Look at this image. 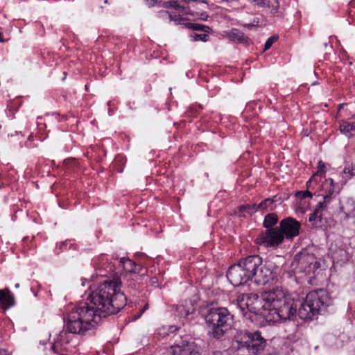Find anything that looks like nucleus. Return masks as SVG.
I'll return each instance as SVG.
<instances>
[{"mask_svg": "<svg viewBox=\"0 0 355 355\" xmlns=\"http://www.w3.org/2000/svg\"><path fill=\"white\" fill-rule=\"evenodd\" d=\"M237 306L243 316L253 321L260 315L268 322H277L291 320L295 315L297 305L286 289L276 287L265 291L259 298L257 294L239 296Z\"/></svg>", "mask_w": 355, "mask_h": 355, "instance_id": "obj_1", "label": "nucleus"}, {"mask_svg": "<svg viewBox=\"0 0 355 355\" xmlns=\"http://www.w3.org/2000/svg\"><path fill=\"white\" fill-rule=\"evenodd\" d=\"M118 279L105 280L87 297V304L101 320L102 318L117 313L126 304V297L121 291Z\"/></svg>", "mask_w": 355, "mask_h": 355, "instance_id": "obj_2", "label": "nucleus"}, {"mask_svg": "<svg viewBox=\"0 0 355 355\" xmlns=\"http://www.w3.org/2000/svg\"><path fill=\"white\" fill-rule=\"evenodd\" d=\"M100 322L90 306L84 302L75 306L68 314L66 328L74 334H84Z\"/></svg>", "mask_w": 355, "mask_h": 355, "instance_id": "obj_3", "label": "nucleus"}, {"mask_svg": "<svg viewBox=\"0 0 355 355\" xmlns=\"http://www.w3.org/2000/svg\"><path fill=\"white\" fill-rule=\"evenodd\" d=\"M205 323L209 334L214 338H220L234 325V315L224 307L210 309L205 315Z\"/></svg>", "mask_w": 355, "mask_h": 355, "instance_id": "obj_4", "label": "nucleus"}, {"mask_svg": "<svg viewBox=\"0 0 355 355\" xmlns=\"http://www.w3.org/2000/svg\"><path fill=\"white\" fill-rule=\"evenodd\" d=\"M237 355H257L266 346V340L259 331H237L234 336Z\"/></svg>", "mask_w": 355, "mask_h": 355, "instance_id": "obj_5", "label": "nucleus"}, {"mask_svg": "<svg viewBox=\"0 0 355 355\" xmlns=\"http://www.w3.org/2000/svg\"><path fill=\"white\" fill-rule=\"evenodd\" d=\"M306 297L307 303L311 304L312 311H314L316 314L321 313L332 304L329 293L323 289L311 291Z\"/></svg>", "mask_w": 355, "mask_h": 355, "instance_id": "obj_6", "label": "nucleus"}, {"mask_svg": "<svg viewBox=\"0 0 355 355\" xmlns=\"http://www.w3.org/2000/svg\"><path fill=\"white\" fill-rule=\"evenodd\" d=\"M284 236L278 227L262 232L257 239V243L265 248L276 247L283 243Z\"/></svg>", "mask_w": 355, "mask_h": 355, "instance_id": "obj_7", "label": "nucleus"}, {"mask_svg": "<svg viewBox=\"0 0 355 355\" xmlns=\"http://www.w3.org/2000/svg\"><path fill=\"white\" fill-rule=\"evenodd\" d=\"M278 270L279 268L272 263L261 264L257 268L254 281L258 284H268L277 277Z\"/></svg>", "mask_w": 355, "mask_h": 355, "instance_id": "obj_8", "label": "nucleus"}, {"mask_svg": "<svg viewBox=\"0 0 355 355\" xmlns=\"http://www.w3.org/2000/svg\"><path fill=\"white\" fill-rule=\"evenodd\" d=\"M227 277L234 286H239L250 281L239 261L230 267Z\"/></svg>", "mask_w": 355, "mask_h": 355, "instance_id": "obj_9", "label": "nucleus"}, {"mask_svg": "<svg viewBox=\"0 0 355 355\" xmlns=\"http://www.w3.org/2000/svg\"><path fill=\"white\" fill-rule=\"evenodd\" d=\"M239 262L250 280L252 281L254 279L257 268L261 266L263 261L259 255H252L242 259Z\"/></svg>", "mask_w": 355, "mask_h": 355, "instance_id": "obj_10", "label": "nucleus"}, {"mask_svg": "<svg viewBox=\"0 0 355 355\" xmlns=\"http://www.w3.org/2000/svg\"><path fill=\"white\" fill-rule=\"evenodd\" d=\"M300 226V223L295 218L288 217L280 222L279 229L284 237L288 239H292L298 236Z\"/></svg>", "mask_w": 355, "mask_h": 355, "instance_id": "obj_11", "label": "nucleus"}, {"mask_svg": "<svg viewBox=\"0 0 355 355\" xmlns=\"http://www.w3.org/2000/svg\"><path fill=\"white\" fill-rule=\"evenodd\" d=\"M195 308L191 302L185 301L176 307L175 316L182 324L189 322L194 318Z\"/></svg>", "mask_w": 355, "mask_h": 355, "instance_id": "obj_12", "label": "nucleus"}, {"mask_svg": "<svg viewBox=\"0 0 355 355\" xmlns=\"http://www.w3.org/2000/svg\"><path fill=\"white\" fill-rule=\"evenodd\" d=\"M169 355H199L196 345L193 342L182 340L180 344L171 346Z\"/></svg>", "mask_w": 355, "mask_h": 355, "instance_id": "obj_13", "label": "nucleus"}, {"mask_svg": "<svg viewBox=\"0 0 355 355\" xmlns=\"http://www.w3.org/2000/svg\"><path fill=\"white\" fill-rule=\"evenodd\" d=\"M119 268H121L125 273L132 274L135 278L137 277V273L140 274L141 276L144 275V269L141 266H137L128 258L123 257L118 261Z\"/></svg>", "mask_w": 355, "mask_h": 355, "instance_id": "obj_14", "label": "nucleus"}, {"mask_svg": "<svg viewBox=\"0 0 355 355\" xmlns=\"http://www.w3.org/2000/svg\"><path fill=\"white\" fill-rule=\"evenodd\" d=\"M302 263H310L306 276H309L310 279L315 277L320 272V263L313 254H309L306 256L305 259H303Z\"/></svg>", "mask_w": 355, "mask_h": 355, "instance_id": "obj_15", "label": "nucleus"}, {"mask_svg": "<svg viewBox=\"0 0 355 355\" xmlns=\"http://www.w3.org/2000/svg\"><path fill=\"white\" fill-rule=\"evenodd\" d=\"M355 114H352L350 110L349 109L348 104L343 103L338 105L336 119L339 125H340V122H342V121L347 122L349 120H352Z\"/></svg>", "mask_w": 355, "mask_h": 355, "instance_id": "obj_16", "label": "nucleus"}, {"mask_svg": "<svg viewBox=\"0 0 355 355\" xmlns=\"http://www.w3.org/2000/svg\"><path fill=\"white\" fill-rule=\"evenodd\" d=\"M340 132L348 138L355 136V116L347 122L342 121L339 125Z\"/></svg>", "mask_w": 355, "mask_h": 355, "instance_id": "obj_17", "label": "nucleus"}, {"mask_svg": "<svg viewBox=\"0 0 355 355\" xmlns=\"http://www.w3.org/2000/svg\"><path fill=\"white\" fill-rule=\"evenodd\" d=\"M355 177V164L346 163L342 173L340 174V180L339 183L345 185L349 180Z\"/></svg>", "mask_w": 355, "mask_h": 355, "instance_id": "obj_18", "label": "nucleus"}, {"mask_svg": "<svg viewBox=\"0 0 355 355\" xmlns=\"http://www.w3.org/2000/svg\"><path fill=\"white\" fill-rule=\"evenodd\" d=\"M325 173V164L322 161L318 164V171L312 175V177L306 182V187L309 189H315V185L318 184V177L320 176V179L324 177Z\"/></svg>", "mask_w": 355, "mask_h": 355, "instance_id": "obj_19", "label": "nucleus"}, {"mask_svg": "<svg viewBox=\"0 0 355 355\" xmlns=\"http://www.w3.org/2000/svg\"><path fill=\"white\" fill-rule=\"evenodd\" d=\"M15 304L13 295L8 290L0 291V306L3 309H9Z\"/></svg>", "mask_w": 355, "mask_h": 355, "instance_id": "obj_20", "label": "nucleus"}, {"mask_svg": "<svg viewBox=\"0 0 355 355\" xmlns=\"http://www.w3.org/2000/svg\"><path fill=\"white\" fill-rule=\"evenodd\" d=\"M298 314L300 318L303 320L311 319L313 315H316L314 311H312L311 304L307 303L306 298L299 308Z\"/></svg>", "mask_w": 355, "mask_h": 355, "instance_id": "obj_21", "label": "nucleus"}, {"mask_svg": "<svg viewBox=\"0 0 355 355\" xmlns=\"http://www.w3.org/2000/svg\"><path fill=\"white\" fill-rule=\"evenodd\" d=\"M322 190L324 191V194L329 195L335 198L336 194L339 192L336 190L337 185L334 183V180L331 178L325 179L322 182Z\"/></svg>", "mask_w": 355, "mask_h": 355, "instance_id": "obj_22", "label": "nucleus"}, {"mask_svg": "<svg viewBox=\"0 0 355 355\" xmlns=\"http://www.w3.org/2000/svg\"><path fill=\"white\" fill-rule=\"evenodd\" d=\"M347 218L355 217V200L347 198L340 207Z\"/></svg>", "mask_w": 355, "mask_h": 355, "instance_id": "obj_23", "label": "nucleus"}, {"mask_svg": "<svg viewBox=\"0 0 355 355\" xmlns=\"http://www.w3.org/2000/svg\"><path fill=\"white\" fill-rule=\"evenodd\" d=\"M325 209L322 207V204H317L313 213H311L309 218V221L315 224L321 223L323 212Z\"/></svg>", "mask_w": 355, "mask_h": 355, "instance_id": "obj_24", "label": "nucleus"}, {"mask_svg": "<svg viewBox=\"0 0 355 355\" xmlns=\"http://www.w3.org/2000/svg\"><path fill=\"white\" fill-rule=\"evenodd\" d=\"M307 254H303L298 259H295L293 263V266H295V273H304L305 275L308 271L309 266L310 263H302L303 259H305Z\"/></svg>", "mask_w": 355, "mask_h": 355, "instance_id": "obj_25", "label": "nucleus"}, {"mask_svg": "<svg viewBox=\"0 0 355 355\" xmlns=\"http://www.w3.org/2000/svg\"><path fill=\"white\" fill-rule=\"evenodd\" d=\"M278 220V217L276 214L272 213L267 214L263 220V226L267 229L272 228Z\"/></svg>", "mask_w": 355, "mask_h": 355, "instance_id": "obj_26", "label": "nucleus"}, {"mask_svg": "<svg viewBox=\"0 0 355 355\" xmlns=\"http://www.w3.org/2000/svg\"><path fill=\"white\" fill-rule=\"evenodd\" d=\"M230 37L234 42L243 43L246 41V37L243 33L237 29H233L230 33Z\"/></svg>", "mask_w": 355, "mask_h": 355, "instance_id": "obj_27", "label": "nucleus"}, {"mask_svg": "<svg viewBox=\"0 0 355 355\" xmlns=\"http://www.w3.org/2000/svg\"><path fill=\"white\" fill-rule=\"evenodd\" d=\"M160 15L162 17H168L170 19V21H174L175 24H179L183 21V18L180 16V14H171L168 11H162Z\"/></svg>", "mask_w": 355, "mask_h": 355, "instance_id": "obj_28", "label": "nucleus"}, {"mask_svg": "<svg viewBox=\"0 0 355 355\" xmlns=\"http://www.w3.org/2000/svg\"><path fill=\"white\" fill-rule=\"evenodd\" d=\"M258 206L259 205L257 204L244 205L239 207V211L245 212L250 215H252L257 211L260 210Z\"/></svg>", "mask_w": 355, "mask_h": 355, "instance_id": "obj_29", "label": "nucleus"}, {"mask_svg": "<svg viewBox=\"0 0 355 355\" xmlns=\"http://www.w3.org/2000/svg\"><path fill=\"white\" fill-rule=\"evenodd\" d=\"M334 260L337 261H344L347 259V252L345 250L340 249L332 254Z\"/></svg>", "mask_w": 355, "mask_h": 355, "instance_id": "obj_30", "label": "nucleus"}, {"mask_svg": "<svg viewBox=\"0 0 355 355\" xmlns=\"http://www.w3.org/2000/svg\"><path fill=\"white\" fill-rule=\"evenodd\" d=\"M188 27L195 31H200L204 33H209L210 28L205 25H202L197 23H189Z\"/></svg>", "mask_w": 355, "mask_h": 355, "instance_id": "obj_31", "label": "nucleus"}, {"mask_svg": "<svg viewBox=\"0 0 355 355\" xmlns=\"http://www.w3.org/2000/svg\"><path fill=\"white\" fill-rule=\"evenodd\" d=\"M191 40L193 42L202 41L206 42L209 38V35L207 33H193L190 35Z\"/></svg>", "mask_w": 355, "mask_h": 355, "instance_id": "obj_32", "label": "nucleus"}, {"mask_svg": "<svg viewBox=\"0 0 355 355\" xmlns=\"http://www.w3.org/2000/svg\"><path fill=\"white\" fill-rule=\"evenodd\" d=\"M309 189H309V188L307 187V190H306V191H298V192H297V193H296V196H297V198H301V199H305V198H312V197H313V194H312V193L309 191ZM311 189L313 190V189Z\"/></svg>", "mask_w": 355, "mask_h": 355, "instance_id": "obj_33", "label": "nucleus"}, {"mask_svg": "<svg viewBox=\"0 0 355 355\" xmlns=\"http://www.w3.org/2000/svg\"><path fill=\"white\" fill-rule=\"evenodd\" d=\"M275 200L272 198H266L258 204L259 209H267L270 205H272Z\"/></svg>", "mask_w": 355, "mask_h": 355, "instance_id": "obj_34", "label": "nucleus"}, {"mask_svg": "<svg viewBox=\"0 0 355 355\" xmlns=\"http://www.w3.org/2000/svg\"><path fill=\"white\" fill-rule=\"evenodd\" d=\"M323 195V200L321 202H319L318 204H322V207L326 209L327 208L328 205L331 202L332 199L334 198L333 196H331L327 194H322Z\"/></svg>", "mask_w": 355, "mask_h": 355, "instance_id": "obj_35", "label": "nucleus"}, {"mask_svg": "<svg viewBox=\"0 0 355 355\" xmlns=\"http://www.w3.org/2000/svg\"><path fill=\"white\" fill-rule=\"evenodd\" d=\"M277 36H272V37H270L267 40L266 42H265V44H264V51H267L268 50L271 46L272 45L274 44V42L275 41H277Z\"/></svg>", "mask_w": 355, "mask_h": 355, "instance_id": "obj_36", "label": "nucleus"}, {"mask_svg": "<svg viewBox=\"0 0 355 355\" xmlns=\"http://www.w3.org/2000/svg\"><path fill=\"white\" fill-rule=\"evenodd\" d=\"M268 6L271 8V12L276 14L279 9V2L277 0H274L268 5Z\"/></svg>", "mask_w": 355, "mask_h": 355, "instance_id": "obj_37", "label": "nucleus"}, {"mask_svg": "<svg viewBox=\"0 0 355 355\" xmlns=\"http://www.w3.org/2000/svg\"><path fill=\"white\" fill-rule=\"evenodd\" d=\"M252 1L261 7H263L266 6V0H252Z\"/></svg>", "mask_w": 355, "mask_h": 355, "instance_id": "obj_38", "label": "nucleus"}, {"mask_svg": "<svg viewBox=\"0 0 355 355\" xmlns=\"http://www.w3.org/2000/svg\"><path fill=\"white\" fill-rule=\"evenodd\" d=\"M159 0H144L148 6H153L157 2H158Z\"/></svg>", "mask_w": 355, "mask_h": 355, "instance_id": "obj_39", "label": "nucleus"}, {"mask_svg": "<svg viewBox=\"0 0 355 355\" xmlns=\"http://www.w3.org/2000/svg\"><path fill=\"white\" fill-rule=\"evenodd\" d=\"M81 285H82V286H83V287L86 286L87 285H88V286H89V287H90V286H91V285H90V282H88V281H87V279H81Z\"/></svg>", "mask_w": 355, "mask_h": 355, "instance_id": "obj_40", "label": "nucleus"}, {"mask_svg": "<svg viewBox=\"0 0 355 355\" xmlns=\"http://www.w3.org/2000/svg\"><path fill=\"white\" fill-rule=\"evenodd\" d=\"M148 309V304H146L144 307L141 310L140 314L138 316V318Z\"/></svg>", "mask_w": 355, "mask_h": 355, "instance_id": "obj_41", "label": "nucleus"}, {"mask_svg": "<svg viewBox=\"0 0 355 355\" xmlns=\"http://www.w3.org/2000/svg\"><path fill=\"white\" fill-rule=\"evenodd\" d=\"M240 0H222V2H226L227 3H232V2H238Z\"/></svg>", "mask_w": 355, "mask_h": 355, "instance_id": "obj_42", "label": "nucleus"}, {"mask_svg": "<svg viewBox=\"0 0 355 355\" xmlns=\"http://www.w3.org/2000/svg\"><path fill=\"white\" fill-rule=\"evenodd\" d=\"M0 355H10L6 350H0Z\"/></svg>", "mask_w": 355, "mask_h": 355, "instance_id": "obj_43", "label": "nucleus"}, {"mask_svg": "<svg viewBox=\"0 0 355 355\" xmlns=\"http://www.w3.org/2000/svg\"><path fill=\"white\" fill-rule=\"evenodd\" d=\"M5 42V40L3 38V35L0 32V42Z\"/></svg>", "mask_w": 355, "mask_h": 355, "instance_id": "obj_44", "label": "nucleus"}, {"mask_svg": "<svg viewBox=\"0 0 355 355\" xmlns=\"http://www.w3.org/2000/svg\"><path fill=\"white\" fill-rule=\"evenodd\" d=\"M245 26L250 28L251 26H253V25L249 24H245Z\"/></svg>", "mask_w": 355, "mask_h": 355, "instance_id": "obj_45", "label": "nucleus"}, {"mask_svg": "<svg viewBox=\"0 0 355 355\" xmlns=\"http://www.w3.org/2000/svg\"><path fill=\"white\" fill-rule=\"evenodd\" d=\"M16 288H19V283H17L15 286Z\"/></svg>", "mask_w": 355, "mask_h": 355, "instance_id": "obj_46", "label": "nucleus"}, {"mask_svg": "<svg viewBox=\"0 0 355 355\" xmlns=\"http://www.w3.org/2000/svg\"><path fill=\"white\" fill-rule=\"evenodd\" d=\"M62 334H66V332H62V333L60 334V336H62Z\"/></svg>", "mask_w": 355, "mask_h": 355, "instance_id": "obj_47", "label": "nucleus"}, {"mask_svg": "<svg viewBox=\"0 0 355 355\" xmlns=\"http://www.w3.org/2000/svg\"><path fill=\"white\" fill-rule=\"evenodd\" d=\"M215 355H221L220 354H216Z\"/></svg>", "mask_w": 355, "mask_h": 355, "instance_id": "obj_48", "label": "nucleus"}, {"mask_svg": "<svg viewBox=\"0 0 355 355\" xmlns=\"http://www.w3.org/2000/svg\"><path fill=\"white\" fill-rule=\"evenodd\" d=\"M220 2H222V0H220Z\"/></svg>", "mask_w": 355, "mask_h": 355, "instance_id": "obj_49", "label": "nucleus"}]
</instances>
